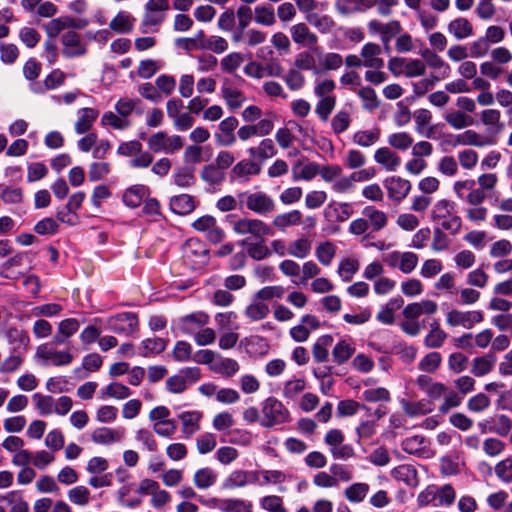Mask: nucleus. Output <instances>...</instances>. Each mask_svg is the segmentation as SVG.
Masks as SVG:
<instances>
[{"mask_svg":"<svg viewBox=\"0 0 512 512\" xmlns=\"http://www.w3.org/2000/svg\"><path fill=\"white\" fill-rule=\"evenodd\" d=\"M240 203L258 215H268L275 210V201L263 191H246L238 195Z\"/></svg>","mask_w":512,"mask_h":512,"instance_id":"nucleus-1","label":"nucleus"},{"mask_svg":"<svg viewBox=\"0 0 512 512\" xmlns=\"http://www.w3.org/2000/svg\"><path fill=\"white\" fill-rule=\"evenodd\" d=\"M387 67L395 76L404 75L408 78L422 76L426 72V65L420 59L392 57L388 60Z\"/></svg>","mask_w":512,"mask_h":512,"instance_id":"nucleus-2","label":"nucleus"},{"mask_svg":"<svg viewBox=\"0 0 512 512\" xmlns=\"http://www.w3.org/2000/svg\"><path fill=\"white\" fill-rule=\"evenodd\" d=\"M35 359L42 365L67 366L74 360L69 350H58L54 345L45 343L37 347Z\"/></svg>","mask_w":512,"mask_h":512,"instance_id":"nucleus-3","label":"nucleus"},{"mask_svg":"<svg viewBox=\"0 0 512 512\" xmlns=\"http://www.w3.org/2000/svg\"><path fill=\"white\" fill-rule=\"evenodd\" d=\"M262 421L264 427H273L289 421V411L281 401L274 397L267 398L262 403Z\"/></svg>","mask_w":512,"mask_h":512,"instance_id":"nucleus-4","label":"nucleus"},{"mask_svg":"<svg viewBox=\"0 0 512 512\" xmlns=\"http://www.w3.org/2000/svg\"><path fill=\"white\" fill-rule=\"evenodd\" d=\"M182 257L188 267L198 269L207 263L208 250L202 241L190 238L182 246Z\"/></svg>","mask_w":512,"mask_h":512,"instance_id":"nucleus-5","label":"nucleus"},{"mask_svg":"<svg viewBox=\"0 0 512 512\" xmlns=\"http://www.w3.org/2000/svg\"><path fill=\"white\" fill-rule=\"evenodd\" d=\"M147 144L154 153L173 154L183 147L184 140L179 135H168L161 131L152 134L148 138Z\"/></svg>","mask_w":512,"mask_h":512,"instance_id":"nucleus-6","label":"nucleus"},{"mask_svg":"<svg viewBox=\"0 0 512 512\" xmlns=\"http://www.w3.org/2000/svg\"><path fill=\"white\" fill-rule=\"evenodd\" d=\"M233 231L241 236L250 235L255 239L273 235L272 228L257 218H240L234 221Z\"/></svg>","mask_w":512,"mask_h":512,"instance_id":"nucleus-7","label":"nucleus"},{"mask_svg":"<svg viewBox=\"0 0 512 512\" xmlns=\"http://www.w3.org/2000/svg\"><path fill=\"white\" fill-rule=\"evenodd\" d=\"M138 317L132 312H123L104 320L105 329L126 336L132 335L138 329Z\"/></svg>","mask_w":512,"mask_h":512,"instance_id":"nucleus-8","label":"nucleus"},{"mask_svg":"<svg viewBox=\"0 0 512 512\" xmlns=\"http://www.w3.org/2000/svg\"><path fill=\"white\" fill-rule=\"evenodd\" d=\"M383 261L391 269H398L403 274H410L417 267L419 258L414 252L395 250L386 254Z\"/></svg>","mask_w":512,"mask_h":512,"instance_id":"nucleus-9","label":"nucleus"},{"mask_svg":"<svg viewBox=\"0 0 512 512\" xmlns=\"http://www.w3.org/2000/svg\"><path fill=\"white\" fill-rule=\"evenodd\" d=\"M483 321V314L481 311H462L458 309H451L446 313V323L450 327H462L464 329H471L476 324Z\"/></svg>","mask_w":512,"mask_h":512,"instance_id":"nucleus-10","label":"nucleus"},{"mask_svg":"<svg viewBox=\"0 0 512 512\" xmlns=\"http://www.w3.org/2000/svg\"><path fill=\"white\" fill-rule=\"evenodd\" d=\"M145 13L142 25L145 27L159 26L165 19V12L169 10L168 0H148L144 6Z\"/></svg>","mask_w":512,"mask_h":512,"instance_id":"nucleus-11","label":"nucleus"},{"mask_svg":"<svg viewBox=\"0 0 512 512\" xmlns=\"http://www.w3.org/2000/svg\"><path fill=\"white\" fill-rule=\"evenodd\" d=\"M87 25L86 22L81 24V21L74 19L71 16L63 15L60 17L52 18L42 25L43 30L50 39H56L66 29L83 28Z\"/></svg>","mask_w":512,"mask_h":512,"instance_id":"nucleus-12","label":"nucleus"},{"mask_svg":"<svg viewBox=\"0 0 512 512\" xmlns=\"http://www.w3.org/2000/svg\"><path fill=\"white\" fill-rule=\"evenodd\" d=\"M62 55L67 58L80 57L86 54L87 47L80 34L74 30H68L61 35Z\"/></svg>","mask_w":512,"mask_h":512,"instance_id":"nucleus-13","label":"nucleus"},{"mask_svg":"<svg viewBox=\"0 0 512 512\" xmlns=\"http://www.w3.org/2000/svg\"><path fill=\"white\" fill-rule=\"evenodd\" d=\"M238 119L234 116H229L223 119L215 133L216 144L222 147H231L236 143L235 130L238 127Z\"/></svg>","mask_w":512,"mask_h":512,"instance_id":"nucleus-14","label":"nucleus"},{"mask_svg":"<svg viewBox=\"0 0 512 512\" xmlns=\"http://www.w3.org/2000/svg\"><path fill=\"white\" fill-rule=\"evenodd\" d=\"M383 184L387 190L388 197L396 203L404 200L412 188L409 180L399 176L388 177L384 180Z\"/></svg>","mask_w":512,"mask_h":512,"instance_id":"nucleus-15","label":"nucleus"},{"mask_svg":"<svg viewBox=\"0 0 512 512\" xmlns=\"http://www.w3.org/2000/svg\"><path fill=\"white\" fill-rule=\"evenodd\" d=\"M192 227L206 233L208 239L213 243L221 242L225 236L224 231L217 226L216 219L211 215L199 217L192 223Z\"/></svg>","mask_w":512,"mask_h":512,"instance_id":"nucleus-16","label":"nucleus"},{"mask_svg":"<svg viewBox=\"0 0 512 512\" xmlns=\"http://www.w3.org/2000/svg\"><path fill=\"white\" fill-rule=\"evenodd\" d=\"M262 474L261 486L273 485L280 493L287 492V484L291 483L294 479L292 473L276 469H264Z\"/></svg>","mask_w":512,"mask_h":512,"instance_id":"nucleus-17","label":"nucleus"},{"mask_svg":"<svg viewBox=\"0 0 512 512\" xmlns=\"http://www.w3.org/2000/svg\"><path fill=\"white\" fill-rule=\"evenodd\" d=\"M320 327L319 319L311 314L304 315L298 325L293 326L289 330L291 338L296 342H305L312 331Z\"/></svg>","mask_w":512,"mask_h":512,"instance_id":"nucleus-18","label":"nucleus"},{"mask_svg":"<svg viewBox=\"0 0 512 512\" xmlns=\"http://www.w3.org/2000/svg\"><path fill=\"white\" fill-rule=\"evenodd\" d=\"M209 322V316L204 312H194L183 316L178 321V329L186 334L194 336Z\"/></svg>","mask_w":512,"mask_h":512,"instance_id":"nucleus-19","label":"nucleus"},{"mask_svg":"<svg viewBox=\"0 0 512 512\" xmlns=\"http://www.w3.org/2000/svg\"><path fill=\"white\" fill-rule=\"evenodd\" d=\"M124 438L125 430L123 428L99 427L91 433V440L98 445L120 443Z\"/></svg>","mask_w":512,"mask_h":512,"instance_id":"nucleus-20","label":"nucleus"},{"mask_svg":"<svg viewBox=\"0 0 512 512\" xmlns=\"http://www.w3.org/2000/svg\"><path fill=\"white\" fill-rule=\"evenodd\" d=\"M438 311V304L429 299H424L419 302H413L407 304L403 311V317L404 319H415L418 320V318L422 315H433Z\"/></svg>","mask_w":512,"mask_h":512,"instance_id":"nucleus-21","label":"nucleus"},{"mask_svg":"<svg viewBox=\"0 0 512 512\" xmlns=\"http://www.w3.org/2000/svg\"><path fill=\"white\" fill-rule=\"evenodd\" d=\"M373 159L387 172H395L401 165L400 156L390 147H380L376 149Z\"/></svg>","mask_w":512,"mask_h":512,"instance_id":"nucleus-22","label":"nucleus"},{"mask_svg":"<svg viewBox=\"0 0 512 512\" xmlns=\"http://www.w3.org/2000/svg\"><path fill=\"white\" fill-rule=\"evenodd\" d=\"M456 143L464 146H474L483 148L496 144V139L493 136H485L476 132L475 130H465L463 133L456 136Z\"/></svg>","mask_w":512,"mask_h":512,"instance_id":"nucleus-23","label":"nucleus"},{"mask_svg":"<svg viewBox=\"0 0 512 512\" xmlns=\"http://www.w3.org/2000/svg\"><path fill=\"white\" fill-rule=\"evenodd\" d=\"M221 96L225 104L231 109L240 108L246 101V96L242 90L234 86L231 82L225 81L221 86Z\"/></svg>","mask_w":512,"mask_h":512,"instance_id":"nucleus-24","label":"nucleus"},{"mask_svg":"<svg viewBox=\"0 0 512 512\" xmlns=\"http://www.w3.org/2000/svg\"><path fill=\"white\" fill-rule=\"evenodd\" d=\"M382 48L376 43H366L361 49L363 66L371 69H381L384 67V60L380 57Z\"/></svg>","mask_w":512,"mask_h":512,"instance_id":"nucleus-25","label":"nucleus"},{"mask_svg":"<svg viewBox=\"0 0 512 512\" xmlns=\"http://www.w3.org/2000/svg\"><path fill=\"white\" fill-rule=\"evenodd\" d=\"M202 417L203 414L200 411H184L178 415L182 425V433L184 438H191L201 429L200 421Z\"/></svg>","mask_w":512,"mask_h":512,"instance_id":"nucleus-26","label":"nucleus"},{"mask_svg":"<svg viewBox=\"0 0 512 512\" xmlns=\"http://www.w3.org/2000/svg\"><path fill=\"white\" fill-rule=\"evenodd\" d=\"M415 130L418 134L426 137L433 138L435 134V127L431 124L432 113L428 109H418L414 112Z\"/></svg>","mask_w":512,"mask_h":512,"instance_id":"nucleus-27","label":"nucleus"},{"mask_svg":"<svg viewBox=\"0 0 512 512\" xmlns=\"http://www.w3.org/2000/svg\"><path fill=\"white\" fill-rule=\"evenodd\" d=\"M447 31L456 40H464L474 35L473 24L464 17H458L450 21L447 25Z\"/></svg>","mask_w":512,"mask_h":512,"instance_id":"nucleus-28","label":"nucleus"},{"mask_svg":"<svg viewBox=\"0 0 512 512\" xmlns=\"http://www.w3.org/2000/svg\"><path fill=\"white\" fill-rule=\"evenodd\" d=\"M353 214L352 204L348 202L330 203L324 210V216L331 221L345 222Z\"/></svg>","mask_w":512,"mask_h":512,"instance_id":"nucleus-29","label":"nucleus"},{"mask_svg":"<svg viewBox=\"0 0 512 512\" xmlns=\"http://www.w3.org/2000/svg\"><path fill=\"white\" fill-rule=\"evenodd\" d=\"M150 190L147 186L137 184L127 188L123 194V202L126 206L136 208L149 196Z\"/></svg>","mask_w":512,"mask_h":512,"instance_id":"nucleus-30","label":"nucleus"},{"mask_svg":"<svg viewBox=\"0 0 512 512\" xmlns=\"http://www.w3.org/2000/svg\"><path fill=\"white\" fill-rule=\"evenodd\" d=\"M250 357H261L268 353V341L259 335H251L241 342Z\"/></svg>","mask_w":512,"mask_h":512,"instance_id":"nucleus-31","label":"nucleus"},{"mask_svg":"<svg viewBox=\"0 0 512 512\" xmlns=\"http://www.w3.org/2000/svg\"><path fill=\"white\" fill-rule=\"evenodd\" d=\"M362 215L366 218V220H368L369 228L373 232H379L387 226V214L374 206L364 207L362 210Z\"/></svg>","mask_w":512,"mask_h":512,"instance_id":"nucleus-32","label":"nucleus"},{"mask_svg":"<svg viewBox=\"0 0 512 512\" xmlns=\"http://www.w3.org/2000/svg\"><path fill=\"white\" fill-rule=\"evenodd\" d=\"M292 40L302 46L311 47L318 42L316 34L310 31L304 23H298L290 29Z\"/></svg>","mask_w":512,"mask_h":512,"instance_id":"nucleus-33","label":"nucleus"},{"mask_svg":"<svg viewBox=\"0 0 512 512\" xmlns=\"http://www.w3.org/2000/svg\"><path fill=\"white\" fill-rule=\"evenodd\" d=\"M136 19L128 11H119L110 21L109 28L116 33L128 34L135 25Z\"/></svg>","mask_w":512,"mask_h":512,"instance_id":"nucleus-34","label":"nucleus"},{"mask_svg":"<svg viewBox=\"0 0 512 512\" xmlns=\"http://www.w3.org/2000/svg\"><path fill=\"white\" fill-rule=\"evenodd\" d=\"M319 172V164L308 161L298 160L292 167V177L294 181H310Z\"/></svg>","mask_w":512,"mask_h":512,"instance_id":"nucleus-35","label":"nucleus"},{"mask_svg":"<svg viewBox=\"0 0 512 512\" xmlns=\"http://www.w3.org/2000/svg\"><path fill=\"white\" fill-rule=\"evenodd\" d=\"M429 441L421 435L406 437L402 441V449L409 454L426 456L428 454Z\"/></svg>","mask_w":512,"mask_h":512,"instance_id":"nucleus-36","label":"nucleus"},{"mask_svg":"<svg viewBox=\"0 0 512 512\" xmlns=\"http://www.w3.org/2000/svg\"><path fill=\"white\" fill-rule=\"evenodd\" d=\"M381 137V129L377 126L370 129H363L356 131L352 136L354 144L369 148L379 142Z\"/></svg>","mask_w":512,"mask_h":512,"instance_id":"nucleus-37","label":"nucleus"},{"mask_svg":"<svg viewBox=\"0 0 512 512\" xmlns=\"http://www.w3.org/2000/svg\"><path fill=\"white\" fill-rule=\"evenodd\" d=\"M217 479L218 473L210 467L197 469L193 475V483L200 490L210 489L216 484Z\"/></svg>","mask_w":512,"mask_h":512,"instance_id":"nucleus-38","label":"nucleus"},{"mask_svg":"<svg viewBox=\"0 0 512 512\" xmlns=\"http://www.w3.org/2000/svg\"><path fill=\"white\" fill-rule=\"evenodd\" d=\"M496 364V357L492 353L475 357L472 360L471 373L476 377H483L489 374Z\"/></svg>","mask_w":512,"mask_h":512,"instance_id":"nucleus-39","label":"nucleus"},{"mask_svg":"<svg viewBox=\"0 0 512 512\" xmlns=\"http://www.w3.org/2000/svg\"><path fill=\"white\" fill-rule=\"evenodd\" d=\"M99 115L98 110L93 108H82L78 111V119L75 122V132L84 134L88 132Z\"/></svg>","mask_w":512,"mask_h":512,"instance_id":"nucleus-40","label":"nucleus"},{"mask_svg":"<svg viewBox=\"0 0 512 512\" xmlns=\"http://www.w3.org/2000/svg\"><path fill=\"white\" fill-rule=\"evenodd\" d=\"M445 122L455 130L465 129L474 122L473 117L461 110H450L443 116Z\"/></svg>","mask_w":512,"mask_h":512,"instance_id":"nucleus-41","label":"nucleus"},{"mask_svg":"<svg viewBox=\"0 0 512 512\" xmlns=\"http://www.w3.org/2000/svg\"><path fill=\"white\" fill-rule=\"evenodd\" d=\"M196 207L195 199L188 194L174 196L170 200V209L178 215H187Z\"/></svg>","mask_w":512,"mask_h":512,"instance_id":"nucleus-42","label":"nucleus"},{"mask_svg":"<svg viewBox=\"0 0 512 512\" xmlns=\"http://www.w3.org/2000/svg\"><path fill=\"white\" fill-rule=\"evenodd\" d=\"M480 120L492 133H499L504 124L501 122V112L494 108L484 109L480 113Z\"/></svg>","mask_w":512,"mask_h":512,"instance_id":"nucleus-43","label":"nucleus"},{"mask_svg":"<svg viewBox=\"0 0 512 512\" xmlns=\"http://www.w3.org/2000/svg\"><path fill=\"white\" fill-rule=\"evenodd\" d=\"M448 335L440 328L437 321H434L430 325V330L424 338V345L429 349L441 348L446 341Z\"/></svg>","mask_w":512,"mask_h":512,"instance_id":"nucleus-44","label":"nucleus"},{"mask_svg":"<svg viewBox=\"0 0 512 512\" xmlns=\"http://www.w3.org/2000/svg\"><path fill=\"white\" fill-rule=\"evenodd\" d=\"M333 337L329 334L320 336L312 346L313 359L318 363L326 362L329 357V348L333 344Z\"/></svg>","mask_w":512,"mask_h":512,"instance_id":"nucleus-45","label":"nucleus"},{"mask_svg":"<svg viewBox=\"0 0 512 512\" xmlns=\"http://www.w3.org/2000/svg\"><path fill=\"white\" fill-rule=\"evenodd\" d=\"M390 474L393 479L403 482L408 486H414L417 483V471L412 465H399L393 468Z\"/></svg>","mask_w":512,"mask_h":512,"instance_id":"nucleus-46","label":"nucleus"},{"mask_svg":"<svg viewBox=\"0 0 512 512\" xmlns=\"http://www.w3.org/2000/svg\"><path fill=\"white\" fill-rule=\"evenodd\" d=\"M247 153L254 159L266 160L275 156L277 154V149L272 139L265 138L258 146L249 148Z\"/></svg>","mask_w":512,"mask_h":512,"instance_id":"nucleus-47","label":"nucleus"},{"mask_svg":"<svg viewBox=\"0 0 512 512\" xmlns=\"http://www.w3.org/2000/svg\"><path fill=\"white\" fill-rule=\"evenodd\" d=\"M240 369L239 363L232 358H225L221 355L217 356L216 361L213 363L212 371L221 374L225 377L234 376Z\"/></svg>","mask_w":512,"mask_h":512,"instance_id":"nucleus-48","label":"nucleus"},{"mask_svg":"<svg viewBox=\"0 0 512 512\" xmlns=\"http://www.w3.org/2000/svg\"><path fill=\"white\" fill-rule=\"evenodd\" d=\"M301 221L302 213L299 210H292L276 215L272 224L280 231H285L289 227L299 225Z\"/></svg>","mask_w":512,"mask_h":512,"instance_id":"nucleus-49","label":"nucleus"},{"mask_svg":"<svg viewBox=\"0 0 512 512\" xmlns=\"http://www.w3.org/2000/svg\"><path fill=\"white\" fill-rule=\"evenodd\" d=\"M455 212V203L451 200H438L432 207L430 212L431 220L441 222L449 218Z\"/></svg>","mask_w":512,"mask_h":512,"instance_id":"nucleus-50","label":"nucleus"},{"mask_svg":"<svg viewBox=\"0 0 512 512\" xmlns=\"http://www.w3.org/2000/svg\"><path fill=\"white\" fill-rule=\"evenodd\" d=\"M354 352L355 347L350 342L347 340H341L333 347V361L338 365H342L352 357Z\"/></svg>","mask_w":512,"mask_h":512,"instance_id":"nucleus-51","label":"nucleus"},{"mask_svg":"<svg viewBox=\"0 0 512 512\" xmlns=\"http://www.w3.org/2000/svg\"><path fill=\"white\" fill-rule=\"evenodd\" d=\"M442 361V355L439 352L432 351L420 359L418 369L424 373L433 374L438 371Z\"/></svg>","mask_w":512,"mask_h":512,"instance_id":"nucleus-52","label":"nucleus"},{"mask_svg":"<svg viewBox=\"0 0 512 512\" xmlns=\"http://www.w3.org/2000/svg\"><path fill=\"white\" fill-rule=\"evenodd\" d=\"M360 267L359 260L353 257H347L339 262L337 274L344 282L352 280Z\"/></svg>","mask_w":512,"mask_h":512,"instance_id":"nucleus-53","label":"nucleus"},{"mask_svg":"<svg viewBox=\"0 0 512 512\" xmlns=\"http://www.w3.org/2000/svg\"><path fill=\"white\" fill-rule=\"evenodd\" d=\"M67 497L71 503L81 507L87 506L92 499L90 490L84 485H77L69 489Z\"/></svg>","mask_w":512,"mask_h":512,"instance_id":"nucleus-54","label":"nucleus"},{"mask_svg":"<svg viewBox=\"0 0 512 512\" xmlns=\"http://www.w3.org/2000/svg\"><path fill=\"white\" fill-rule=\"evenodd\" d=\"M369 490L367 483L357 482L345 488L344 496L351 503H360L366 498Z\"/></svg>","mask_w":512,"mask_h":512,"instance_id":"nucleus-55","label":"nucleus"},{"mask_svg":"<svg viewBox=\"0 0 512 512\" xmlns=\"http://www.w3.org/2000/svg\"><path fill=\"white\" fill-rule=\"evenodd\" d=\"M422 57L424 58L425 63L429 67L441 71L442 78H447L450 75V71H451L450 66L439 55H437L433 51L426 49L422 53Z\"/></svg>","mask_w":512,"mask_h":512,"instance_id":"nucleus-56","label":"nucleus"},{"mask_svg":"<svg viewBox=\"0 0 512 512\" xmlns=\"http://www.w3.org/2000/svg\"><path fill=\"white\" fill-rule=\"evenodd\" d=\"M269 312L267 304L253 297L252 302L246 307L244 314L251 321H259L266 318Z\"/></svg>","mask_w":512,"mask_h":512,"instance_id":"nucleus-57","label":"nucleus"},{"mask_svg":"<svg viewBox=\"0 0 512 512\" xmlns=\"http://www.w3.org/2000/svg\"><path fill=\"white\" fill-rule=\"evenodd\" d=\"M311 248L312 245L309 239L304 237L298 238L289 243L288 255L298 259H304L310 254Z\"/></svg>","mask_w":512,"mask_h":512,"instance_id":"nucleus-58","label":"nucleus"},{"mask_svg":"<svg viewBox=\"0 0 512 512\" xmlns=\"http://www.w3.org/2000/svg\"><path fill=\"white\" fill-rule=\"evenodd\" d=\"M306 21L318 29L321 33H328L334 26L333 19L328 15H323L319 13H309L305 17Z\"/></svg>","mask_w":512,"mask_h":512,"instance_id":"nucleus-59","label":"nucleus"},{"mask_svg":"<svg viewBox=\"0 0 512 512\" xmlns=\"http://www.w3.org/2000/svg\"><path fill=\"white\" fill-rule=\"evenodd\" d=\"M132 394L131 390L122 383L112 382L101 390V398H115L118 400L126 399Z\"/></svg>","mask_w":512,"mask_h":512,"instance_id":"nucleus-60","label":"nucleus"},{"mask_svg":"<svg viewBox=\"0 0 512 512\" xmlns=\"http://www.w3.org/2000/svg\"><path fill=\"white\" fill-rule=\"evenodd\" d=\"M413 137L408 132H395L391 133L387 137V143L391 148L405 151L409 149L413 144Z\"/></svg>","mask_w":512,"mask_h":512,"instance_id":"nucleus-61","label":"nucleus"},{"mask_svg":"<svg viewBox=\"0 0 512 512\" xmlns=\"http://www.w3.org/2000/svg\"><path fill=\"white\" fill-rule=\"evenodd\" d=\"M335 254L336 247L330 241L320 243L315 249V256L323 266L331 265Z\"/></svg>","mask_w":512,"mask_h":512,"instance_id":"nucleus-62","label":"nucleus"},{"mask_svg":"<svg viewBox=\"0 0 512 512\" xmlns=\"http://www.w3.org/2000/svg\"><path fill=\"white\" fill-rule=\"evenodd\" d=\"M260 507L266 512H288L284 506L282 497L278 495H267L260 499Z\"/></svg>","mask_w":512,"mask_h":512,"instance_id":"nucleus-63","label":"nucleus"},{"mask_svg":"<svg viewBox=\"0 0 512 512\" xmlns=\"http://www.w3.org/2000/svg\"><path fill=\"white\" fill-rule=\"evenodd\" d=\"M252 503L238 498H226L221 512H252Z\"/></svg>","mask_w":512,"mask_h":512,"instance_id":"nucleus-64","label":"nucleus"}]
</instances>
